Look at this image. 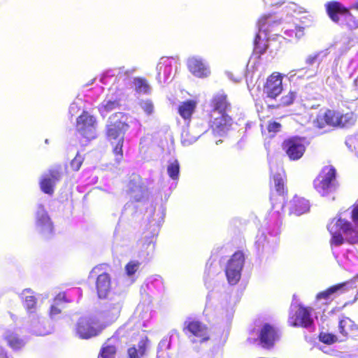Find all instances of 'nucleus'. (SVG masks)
I'll use <instances>...</instances> for the list:
<instances>
[{
    "label": "nucleus",
    "instance_id": "nucleus-1",
    "mask_svg": "<svg viewBox=\"0 0 358 358\" xmlns=\"http://www.w3.org/2000/svg\"><path fill=\"white\" fill-rule=\"evenodd\" d=\"M129 115L116 112L109 116L106 125L105 136L112 146V151L117 162L123 159V144L124 136L129 129Z\"/></svg>",
    "mask_w": 358,
    "mask_h": 358
},
{
    "label": "nucleus",
    "instance_id": "nucleus-2",
    "mask_svg": "<svg viewBox=\"0 0 358 358\" xmlns=\"http://www.w3.org/2000/svg\"><path fill=\"white\" fill-rule=\"evenodd\" d=\"M331 234V245L357 244L358 231L352 228L351 223L341 217H334L327 226Z\"/></svg>",
    "mask_w": 358,
    "mask_h": 358
},
{
    "label": "nucleus",
    "instance_id": "nucleus-3",
    "mask_svg": "<svg viewBox=\"0 0 358 358\" xmlns=\"http://www.w3.org/2000/svg\"><path fill=\"white\" fill-rule=\"evenodd\" d=\"M327 15L334 23L346 27L349 30L358 28V21L341 2L336 0L327 1L324 4Z\"/></svg>",
    "mask_w": 358,
    "mask_h": 358
},
{
    "label": "nucleus",
    "instance_id": "nucleus-4",
    "mask_svg": "<svg viewBox=\"0 0 358 358\" xmlns=\"http://www.w3.org/2000/svg\"><path fill=\"white\" fill-rule=\"evenodd\" d=\"M336 176L337 171L334 166L332 165L324 166L313 180L314 189L322 196L331 195L339 187Z\"/></svg>",
    "mask_w": 358,
    "mask_h": 358
},
{
    "label": "nucleus",
    "instance_id": "nucleus-5",
    "mask_svg": "<svg viewBox=\"0 0 358 358\" xmlns=\"http://www.w3.org/2000/svg\"><path fill=\"white\" fill-rule=\"evenodd\" d=\"M281 148L290 160H299L306 150V138L297 136H290L282 141Z\"/></svg>",
    "mask_w": 358,
    "mask_h": 358
},
{
    "label": "nucleus",
    "instance_id": "nucleus-6",
    "mask_svg": "<svg viewBox=\"0 0 358 358\" xmlns=\"http://www.w3.org/2000/svg\"><path fill=\"white\" fill-rule=\"evenodd\" d=\"M284 76L278 71L270 74L263 83L262 93L269 100H276L283 91Z\"/></svg>",
    "mask_w": 358,
    "mask_h": 358
},
{
    "label": "nucleus",
    "instance_id": "nucleus-7",
    "mask_svg": "<svg viewBox=\"0 0 358 358\" xmlns=\"http://www.w3.org/2000/svg\"><path fill=\"white\" fill-rule=\"evenodd\" d=\"M182 331L189 338H192L193 342L202 343L210 340L208 327L199 320H189L185 321Z\"/></svg>",
    "mask_w": 358,
    "mask_h": 358
},
{
    "label": "nucleus",
    "instance_id": "nucleus-8",
    "mask_svg": "<svg viewBox=\"0 0 358 358\" xmlns=\"http://www.w3.org/2000/svg\"><path fill=\"white\" fill-rule=\"evenodd\" d=\"M103 330V327L96 320L88 317L79 318L75 327V333L80 339H90L97 336Z\"/></svg>",
    "mask_w": 358,
    "mask_h": 358
},
{
    "label": "nucleus",
    "instance_id": "nucleus-9",
    "mask_svg": "<svg viewBox=\"0 0 358 358\" xmlns=\"http://www.w3.org/2000/svg\"><path fill=\"white\" fill-rule=\"evenodd\" d=\"M244 262L245 256L241 251L236 252L227 262L225 275L230 285H234L239 282Z\"/></svg>",
    "mask_w": 358,
    "mask_h": 358
},
{
    "label": "nucleus",
    "instance_id": "nucleus-10",
    "mask_svg": "<svg viewBox=\"0 0 358 358\" xmlns=\"http://www.w3.org/2000/svg\"><path fill=\"white\" fill-rule=\"evenodd\" d=\"M232 122V118L227 113H215V110H210L208 114V126L216 135L222 136L228 131Z\"/></svg>",
    "mask_w": 358,
    "mask_h": 358
},
{
    "label": "nucleus",
    "instance_id": "nucleus-11",
    "mask_svg": "<svg viewBox=\"0 0 358 358\" xmlns=\"http://www.w3.org/2000/svg\"><path fill=\"white\" fill-rule=\"evenodd\" d=\"M311 309L301 304L297 306L295 311H290L288 323L294 327L309 328L313 324L310 315Z\"/></svg>",
    "mask_w": 358,
    "mask_h": 358
},
{
    "label": "nucleus",
    "instance_id": "nucleus-12",
    "mask_svg": "<svg viewBox=\"0 0 358 358\" xmlns=\"http://www.w3.org/2000/svg\"><path fill=\"white\" fill-rule=\"evenodd\" d=\"M96 124L95 117L87 111L83 110L77 117L76 129L84 138H94V128Z\"/></svg>",
    "mask_w": 358,
    "mask_h": 358
},
{
    "label": "nucleus",
    "instance_id": "nucleus-13",
    "mask_svg": "<svg viewBox=\"0 0 358 358\" xmlns=\"http://www.w3.org/2000/svg\"><path fill=\"white\" fill-rule=\"evenodd\" d=\"M279 338L278 330L269 323L264 324L259 333V342L266 349L272 348Z\"/></svg>",
    "mask_w": 358,
    "mask_h": 358
},
{
    "label": "nucleus",
    "instance_id": "nucleus-14",
    "mask_svg": "<svg viewBox=\"0 0 358 358\" xmlns=\"http://www.w3.org/2000/svg\"><path fill=\"white\" fill-rule=\"evenodd\" d=\"M147 188L145 185L142 178L137 174H132L130 176L127 182V192L132 195L136 192H139L141 195H134L133 199L136 202H139L142 200L144 196V194L146 192Z\"/></svg>",
    "mask_w": 358,
    "mask_h": 358
},
{
    "label": "nucleus",
    "instance_id": "nucleus-15",
    "mask_svg": "<svg viewBox=\"0 0 358 358\" xmlns=\"http://www.w3.org/2000/svg\"><path fill=\"white\" fill-rule=\"evenodd\" d=\"M61 178V172L57 169H50L48 174L42 177L40 180V188L45 194L52 195L54 193V187L57 181Z\"/></svg>",
    "mask_w": 358,
    "mask_h": 358
},
{
    "label": "nucleus",
    "instance_id": "nucleus-16",
    "mask_svg": "<svg viewBox=\"0 0 358 358\" xmlns=\"http://www.w3.org/2000/svg\"><path fill=\"white\" fill-rule=\"evenodd\" d=\"M310 208L308 199L299 196H294L289 203V214L300 216L309 212Z\"/></svg>",
    "mask_w": 358,
    "mask_h": 358
},
{
    "label": "nucleus",
    "instance_id": "nucleus-17",
    "mask_svg": "<svg viewBox=\"0 0 358 358\" xmlns=\"http://www.w3.org/2000/svg\"><path fill=\"white\" fill-rule=\"evenodd\" d=\"M272 180L273 186L270 188V200L272 202L276 201L278 196L285 198L288 192L285 180L280 174L274 175Z\"/></svg>",
    "mask_w": 358,
    "mask_h": 358
},
{
    "label": "nucleus",
    "instance_id": "nucleus-18",
    "mask_svg": "<svg viewBox=\"0 0 358 358\" xmlns=\"http://www.w3.org/2000/svg\"><path fill=\"white\" fill-rule=\"evenodd\" d=\"M187 69L189 72L198 78H206L210 73L209 68L204 64L201 59L193 57L187 60Z\"/></svg>",
    "mask_w": 358,
    "mask_h": 358
},
{
    "label": "nucleus",
    "instance_id": "nucleus-19",
    "mask_svg": "<svg viewBox=\"0 0 358 358\" xmlns=\"http://www.w3.org/2000/svg\"><path fill=\"white\" fill-rule=\"evenodd\" d=\"M150 341L147 336L142 337L137 345H133L127 350V358H143L148 350Z\"/></svg>",
    "mask_w": 358,
    "mask_h": 358
},
{
    "label": "nucleus",
    "instance_id": "nucleus-20",
    "mask_svg": "<svg viewBox=\"0 0 358 358\" xmlns=\"http://www.w3.org/2000/svg\"><path fill=\"white\" fill-rule=\"evenodd\" d=\"M210 103L211 110H215V113H227L231 109V103L228 100L227 95L224 92L215 94Z\"/></svg>",
    "mask_w": 358,
    "mask_h": 358
},
{
    "label": "nucleus",
    "instance_id": "nucleus-21",
    "mask_svg": "<svg viewBox=\"0 0 358 358\" xmlns=\"http://www.w3.org/2000/svg\"><path fill=\"white\" fill-rule=\"evenodd\" d=\"M96 289L99 298L105 299L108 296L111 289V278L108 273H103L98 275Z\"/></svg>",
    "mask_w": 358,
    "mask_h": 358
},
{
    "label": "nucleus",
    "instance_id": "nucleus-22",
    "mask_svg": "<svg viewBox=\"0 0 358 358\" xmlns=\"http://www.w3.org/2000/svg\"><path fill=\"white\" fill-rule=\"evenodd\" d=\"M36 226L42 234H50L53 232V223L44 209L38 210L36 213Z\"/></svg>",
    "mask_w": 358,
    "mask_h": 358
},
{
    "label": "nucleus",
    "instance_id": "nucleus-23",
    "mask_svg": "<svg viewBox=\"0 0 358 358\" xmlns=\"http://www.w3.org/2000/svg\"><path fill=\"white\" fill-rule=\"evenodd\" d=\"M157 71L158 82H166L171 78L173 72L171 62L167 58H162L157 65Z\"/></svg>",
    "mask_w": 358,
    "mask_h": 358
},
{
    "label": "nucleus",
    "instance_id": "nucleus-24",
    "mask_svg": "<svg viewBox=\"0 0 358 358\" xmlns=\"http://www.w3.org/2000/svg\"><path fill=\"white\" fill-rule=\"evenodd\" d=\"M358 329L357 325L353 320L348 317H344L338 322V332L343 337L341 341H346L350 334Z\"/></svg>",
    "mask_w": 358,
    "mask_h": 358
},
{
    "label": "nucleus",
    "instance_id": "nucleus-25",
    "mask_svg": "<svg viewBox=\"0 0 358 358\" xmlns=\"http://www.w3.org/2000/svg\"><path fill=\"white\" fill-rule=\"evenodd\" d=\"M339 113L340 112L335 110L327 109L323 114L321 120H324V122H320V119L317 117L316 120L317 127L318 128H323L324 124L333 127H338L339 122Z\"/></svg>",
    "mask_w": 358,
    "mask_h": 358
},
{
    "label": "nucleus",
    "instance_id": "nucleus-26",
    "mask_svg": "<svg viewBox=\"0 0 358 358\" xmlns=\"http://www.w3.org/2000/svg\"><path fill=\"white\" fill-rule=\"evenodd\" d=\"M196 108V101L192 99H189L182 101L178 108V111L180 117L185 120H189L192 118V114L194 113Z\"/></svg>",
    "mask_w": 358,
    "mask_h": 358
},
{
    "label": "nucleus",
    "instance_id": "nucleus-27",
    "mask_svg": "<svg viewBox=\"0 0 358 358\" xmlns=\"http://www.w3.org/2000/svg\"><path fill=\"white\" fill-rule=\"evenodd\" d=\"M347 284L348 282H344L334 285L328 287L327 289L319 292L316 296V299L317 300L324 299L325 301V303H329L334 299L332 296L333 294L341 290Z\"/></svg>",
    "mask_w": 358,
    "mask_h": 358
},
{
    "label": "nucleus",
    "instance_id": "nucleus-28",
    "mask_svg": "<svg viewBox=\"0 0 358 358\" xmlns=\"http://www.w3.org/2000/svg\"><path fill=\"white\" fill-rule=\"evenodd\" d=\"M280 22L274 20L271 16H262L258 20V26L259 31L265 32L266 34L273 31L275 27L278 26Z\"/></svg>",
    "mask_w": 358,
    "mask_h": 358
},
{
    "label": "nucleus",
    "instance_id": "nucleus-29",
    "mask_svg": "<svg viewBox=\"0 0 358 358\" xmlns=\"http://www.w3.org/2000/svg\"><path fill=\"white\" fill-rule=\"evenodd\" d=\"M23 306L29 313H33L36 308L37 299L31 289H24L22 292Z\"/></svg>",
    "mask_w": 358,
    "mask_h": 358
},
{
    "label": "nucleus",
    "instance_id": "nucleus-30",
    "mask_svg": "<svg viewBox=\"0 0 358 358\" xmlns=\"http://www.w3.org/2000/svg\"><path fill=\"white\" fill-rule=\"evenodd\" d=\"M3 339L7 342L8 345L14 350L21 349L24 345L23 340L12 331L6 332Z\"/></svg>",
    "mask_w": 358,
    "mask_h": 358
},
{
    "label": "nucleus",
    "instance_id": "nucleus-31",
    "mask_svg": "<svg viewBox=\"0 0 358 358\" xmlns=\"http://www.w3.org/2000/svg\"><path fill=\"white\" fill-rule=\"evenodd\" d=\"M296 97V92L289 90L286 94L281 96L280 102L278 104L268 105L270 109H277L280 107H285L292 105Z\"/></svg>",
    "mask_w": 358,
    "mask_h": 358
},
{
    "label": "nucleus",
    "instance_id": "nucleus-32",
    "mask_svg": "<svg viewBox=\"0 0 358 358\" xmlns=\"http://www.w3.org/2000/svg\"><path fill=\"white\" fill-rule=\"evenodd\" d=\"M135 90L140 94H150L151 88L146 78L142 77L134 78L133 80Z\"/></svg>",
    "mask_w": 358,
    "mask_h": 358
},
{
    "label": "nucleus",
    "instance_id": "nucleus-33",
    "mask_svg": "<svg viewBox=\"0 0 358 358\" xmlns=\"http://www.w3.org/2000/svg\"><path fill=\"white\" fill-rule=\"evenodd\" d=\"M339 122L338 127H347L355 124L356 117L354 113L348 112L346 113H339Z\"/></svg>",
    "mask_w": 358,
    "mask_h": 358
},
{
    "label": "nucleus",
    "instance_id": "nucleus-34",
    "mask_svg": "<svg viewBox=\"0 0 358 358\" xmlns=\"http://www.w3.org/2000/svg\"><path fill=\"white\" fill-rule=\"evenodd\" d=\"M116 353L115 345L104 344L101 346L97 358H115Z\"/></svg>",
    "mask_w": 358,
    "mask_h": 358
},
{
    "label": "nucleus",
    "instance_id": "nucleus-35",
    "mask_svg": "<svg viewBox=\"0 0 358 358\" xmlns=\"http://www.w3.org/2000/svg\"><path fill=\"white\" fill-rule=\"evenodd\" d=\"M121 106L120 99L115 100H104L98 107V110L100 113L102 112H110L115 108H119Z\"/></svg>",
    "mask_w": 358,
    "mask_h": 358
},
{
    "label": "nucleus",
    "instance_id": "nucleus-36",
    "mask_svg": "<svg viewBox=\"0 0 358 358\" xmlns=\"http://www.w3.org/2000/svg\"><path fill=\"white\" fill-rule=\"evenodd\" d=\"M268 48L267 41L262 38L259 34H256L254 39V51L259 55L264 54Z\"/></svg>",
    "mask_w": 358,
    "mask_h": 358
},
{
    "label": "nucleus",
    "instance_id": "nucleus-37",
    "mask_svg": "<svg viewBox=\"0 0 358 358\" xmlns=\"http://www.w3.org/2000/svg\"><path fill=\"white\" fill-rule=\"evenodd\" d=\"M167 173L171 179L174 180L178 179L180 173V164L177 159H175L168 165Z\"/></svg>",
    "mask_w": 358,
    "mask_h": 358
},
{
    "label": "nucleus",
    "instance_id": "nucleus-38",
    "mask_svg": "<svg viewBox=\"0 0 358 358\" xmlns=\"http://www.w3.org/2000/svg\"><path fill=\"white\" fill-rule=\"evenodd\" d=\"M318 339L320 342L327 345H331L338 341L336 335L327 332H320L318 336Z\"/></svg>",
    "mask_w": 358,
    "mask_h": 358
},
{
    "label": "nucleus",
    "instance_id": "nucleus-39",
    "mask_svg": "<svg viewBox=\"0 0 358 358\" xmlns=\"http://www.w3.org/2000/svg\"><path fill=\"white\" fill-rule=\"evenodd\" d=\"M139 106L147 115H151L154 113V104L150 99L141 101Z\"/></svg>",
    "mask_w": 358,
    "mask_h": 358
},
{
    "label": "nucleus",
    "instance_id": "nucleus-40",
    "mask_svg": "<svg viewBox=\"0 0 358 358\" xmlns=\"http://www.w3.org/2000/svg\"><path fill=\"white\" fill-rule=\"evenodd\" d=\"M141 263L138 261H130L125 266V271L128 276L134 275L139 268Z\"/></svg>",
    "mask_w": 358,
    "mask_h": 358
},
{
    "label": "nucleus",
    "instance_id": "nucleus-41",
    "mask_svg": "<svg viewBox=\"0 0 358 358\" xmlns=\"http://www.w3.org/2000/svg\"><path fill=\"white\" fill-rule=\"evenodd\" d=\"M83 157L79 155V153H77L76 157L71 160L70 163L71 169L73 171H78L80 169L83 163Z\"/></svg>",
    "mask_w": 358,
    "mask_h": 358
},
{
    "label": "nucleus",
    "instance_id": "nucleus-42",
    "mask_svg": "<svg viewBox=\"0 0 358 358\" xmlns=\"http://www.w3.org/2000/svg\"><path fill=\"white\" fill-rule=\"evenodd\" d=\"M71 303V301L66 297V294L64 292L58 293L55 297L54 298V303L56 305H60V303Z\"/></svg>",
    "mask_w": 358,
    "mask_h": 358
},
{
    "label": "nucleus",
    "instance_id": "nucleus-43",
    "mask_svg": "<svg viewBox=\"0 0 358 358\" xmlns=\"http://www.w3.org/2000/svg\"><path fill=\"white\" fill-rule=\"evenodd\" d=\"M281 129V124L277 122H269L267 125V130L269 133H276Z\"/></svg>",
    "mask_w": 358,
    "mask_h": 358
},
{
    "label": "nucleus",
    "instance_id": "nucleus-44",
    "mask_svg": "<svg viewBox=\"0 0 358 358\" xmlns=\"http://www.w3.org/2000/svg\"><path fill=\"white\" fill-rule=\"evenodd\" d=\"M308 25H296L294 27L295 28V32H294V38L296 39H300L304 36V30L306 27H308Z\"/></svg>",
    "mask_w": 358,
    "mask_h": 358
},
{
    "label": "nucleus",
    "instance_id": "nucleus-45",
    "mask_svg": "<svg viewBox=\"0 0 358 358\" xmlns=\"http://www.w3.org/2000/svg\"><path fill=\"white\" fill-rule=\"evenodd\" d=\"M144 245H155L157 241V235L156 234H151L150 236L145 235L144 237Z\"/></svg>",
    "mask_w": 358,
    "mask_h": 358
},
{
    "label": "nucleus",
    "instance_id": "nucleus-46",
    "mask_svg": "<svg viewBox=\"0 0 358 358\" xmlns=\"http://www.w3.org/2000/svg\"><path fill=\"white\" fill-rule=\"evenodd\" d=\"M59 306V305H56L55 303H54V304L51 306L49 312V315L51 317H55V316L61 313L62 310Z\"/></svg>",
    "mask_w": 358,
    "mask_h": 358
},
{
    "label": "nucleus",
    "instance_id": "nucleus-47",
    "mask_svg": "<svg viewBox=\"0 0 358 358\" xmlns=\"http://www.w3.org/2000/svg\"><path fill=\"white\" fill-rule=\"evenodd\" d=\"M157 358H175V357L167 350L159 349L157 351Z\"/></svg>",
    "mask_w": 358,
    "mask_h": 358
},
{
    "label": "nucleus",
    "instance_id": "nucleus-48",
    "mask_svg": "<svg viewBox=\"0 0 358 358\" xmlns=\"http://www.w3.org/2000/svg\"><path fill=\"white\" fill-rule=\"evenodd\" d=\"M351 217L352 221L358 226V204L353 208Z\"/></svg>",
    "mask_w": 358,
    "mask_h": 358
},
{
    "label": "nucleus",
    "instance_id": "nucleus-49",
    "mask_svg": "<svg viewBox=\"0 0 358 358\" xmlns=\"http://www.w3.org/2000/svg\"><path fill=\"white\" fill-rule=\"evenodd\" d=\"M295 31V28L294 29H287L285 31V34L290 38H294V31Z\"/></svg>",
    "mask_w": 358,
    "mask_h": 358
},
{
    "label": "nucleus",
    "instance_id": "nucleus-50",
    "mask_svg": "<svg viewBox=\"0 0 358 358\" xmlns=\"http://www.w3.org/2000/svg\"><path fill=\"white\" fill-rule=\"evenodd\" d=\"M0 358H9L7 352L2 347H0Z\"/></svg>",
    "mask_w": 358,
    "mask_h": 358
},
{
    "label": "nucleus",
    "instance_id": "nucleus-51",
    "mask_svg": "<svg viewBox=\"0 0 358 358\" xmlns=\"http://www.w3.org/2000/svg\"><path fill=\"white\" fill-rule=\"evenodd\" d=\"M317 58L316 55L309 56L306 59V63L308 64H313Z\"/></svg>",
    "mask_w": 358,
    "mask_h": 358
},
{
    "label": "nucleus",
    "instance_id": "nucleus-52",
    "mask_svg": "<svg viewBox=\"0 0 358 358\" xmlns=\"http://www.w3.org/2000/svg\"><path fill=\"white\" fill-rule=\"evenodd\" d=\"M105 266H106V264H104L97 265L93 268L92 272H96V270L101 271L102 269V267Z\"/></svg>",
    "mask_w": 358,
    "mask_h": 358
},
{
    "label": "nucleus",
    "instance_id": "nucleus-53",
    "mask_svg": "<svg viewBox=\"0 0 358 358\" xmlns=\"http://www.w3.org/2000/svg\"><path fill=\"white\" fill-rule=\"evenodd\" d=\"M358 299V292H357L354 299L352 301H350V302H348V303H345L344 306H347V305H349V304H352L353 303H355L357 300Z\"/></svg>",
    "mask_w": 358,
    "mask_h": 358
},
{
    "label": "nucleus",
    "instance_id": "nucleus-54",
    "mask_svg": "<svg viewBox=\"0 0 358 358\" xmlns=\"http://www.w3.org/2000/svg\"><path fill=\"white\" fill-rule=\"evenodd\" d=\"M351 8L358 11V1L353 3L351 6Z\"/></svg>",
    "mask_w": 358,
    "mask_h": 358
}]
</instances>
